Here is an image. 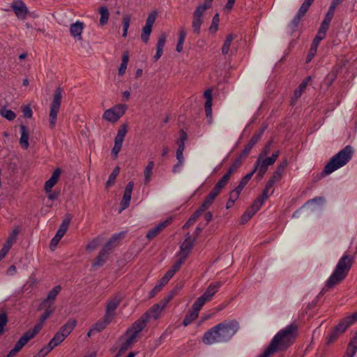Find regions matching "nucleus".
I'll list each match as a JSON object with an SVG mask.
<instances>
[{
  "label": "nucleus",
  "instance_id": "1",
  "mask_svg": "<svg viewBox=\"0 0 357 357\" xmlns=\"http://www.w3.org/2000/svg\"><path fill=\"white\" fill-rule=\"evenodd\" d=\"M239 323L236 320H225L208 330L202 337L207 345L229 342L238 331Z\"/></svg>",
  "mask_w": 357,
  "mask_h": 357
},
{
  "label": "nucleus",
  "instance_id": "2",
  "mask_svg": "<svg viewBox=\"0 0 357 357\" xmlns=\"http://www.w3.org/2000/svg\"><path fill=\"white\" fill-rule=\"evenodd\" d=\"M298 325L291 323L280 330L272 339L268 344L275 353L286 351L292 345L298 337Z\"/></svg>",
  "mask_w": 357,
  "mask_h": 357
},
{
  "label": "nucleus",
  "instance_id": "3",
  "mask_svg": "<svg viewBox=\"0 0 357 357\" xmlns=\"http://www.w3.org/2000/svg\"><path fill=\"white\" fill-rule=\"evenodd\" d=\"M354 262V258L353 256L344 254L339 259L333 273L323 288V291H328L342 282L347 276Z\"/></svg>",
  "mask_w": 357,
  "mask_h": 357
},
{
  "label": "nucleus",
  "instance_id": "4",
  "mask_svg": "<svg viewBox=\"0 0 357 357\" xmlns=\"http://www.w3.org/2000/svg\"><path fill=\"white\" fill-rule=\"evenodd\" d=\"M354 153V150L352 146L350 145L346 146L331 158L329 162L325 165L322 174L325 175L330 174L344 166L351 159Z\"/></svg>",
  "mask_w": 357,
  "mask_h": 357
},
{
  "label": "nucleus",
  "instance_id": "5",
  "mask_svg": "<svg viewBox=\"0 0 357 357\" xmlns=\"http://www.w3.org/2000/svg\"><path fill=\"white\" fill-rule=\"evenodd\" d=\"M357 321V311L343 319L328 335L326 343L328 344L334 342L337 337L342 334L351 325Z\"/></svg>",
  "mask_w": 357,
  "mask_h": 357
},
{
  "label": "nucleus",
  "instance_id": "6",
  "mask_svg": "<svg viewBox=\"0 0 357 357\" xmlns=\"http://www.w3.org/2000/svg\"><path fill=\"white\" fill-rule=\"evenodd\" d=\"M63 90L61 88H57L53 95V98L50 106L49 114V128L53 130L56 123L57 114L60 110Z\"/></svg>",
  "mask_w": 357,
  "mask_h": 357
},
{
  "label": "nucleus",
  "instance_id": "7",
  "mask_svg": "<svg viewBox=\"0 0 357 357\" xmlns=\"http://www.w3.org/2000/svg\"><path fill=\"white\" fill-rule=\"evenodd\" d=\"M127 106L123 104H118L106 109L102 114V119L109 123H115L125 114Z\"/></svg>",
  "mask_w": 357,
  "mask_h": 357
},
{
  "label": "nucleus",
  "instance_id": "8",
  "mask_svg": "<svg viewBox=\"0 0 357 357\" xmlns=\"http://www.w3.org/2000/svg\"><path fill=\"white\" fill-rule=\"evenodd\" d=\"M171 298L172 297L169 296L161 301L159 303L153 305L146 313L142 315L140 319L144 321L146 324L151 318L157 319Z\"/></svg>",
  "mask_w": 357,
  "mask_h": 357
},
{
  "label": "nucleus",
  "instance_id": "9",
  "mask_svg": "<svg viewBox=\"0 0 357 357\" xmlns=\"http://www.w3.org/2000/svg\"><path fill=\"white\" fill-rule=\"evenodd\" d=\"M207 9L208 8L204 6L198 5L192 13V29L197 35L200 33L201 26L204 22V15Z\"/></svg>",
  "mask_w": 357,
  "mask_h": 357
},
{
  "label": "nucleus",
  "instance_id": "10",
  "mask_svg": "<svg viewBox=\"0 0 357 357\" xmlns=\"http://www.w3.org/2000/svg\"><path fill=\"white\" fill-rule=\"evenodd\" d=\"M123 296L120 294H116L111 296L106 303L105 316L107 319H113L116 315L115 311L121 303Z\"/></svg>",
  "mask_w": 357,
  "mask_h": 357
},
{
  "label": "nucleus",
  "instance_id": "11",
  "mask_svg": "<svg viewBox=\"0 0 357 357\" xmlns=\"http://www.w3.org/2000/svg\"><path fill=\"white\" fill-rule=\"evenodd\" d=\"M146 325V324L144 323V321L139 319L127 330L124 335L135 343L137 341L140 332L145 328Z\"/></svg>",
  "mask_w": 357,
  "mask_h": 357
},
{
  "label": "nucleus",
  "instance_id": "12",
  "mask_svg": "<svg viewBox=\"0 0 357 357\" xmlns=\"http://www.w3.org/2000/svg\"><path fill=\"white\" fill-rule=\"evenodd\" d=\"M35 337V332L27 331L21 338L16 342L13 349L10 351L6 357H15L23 347L32 338Z\"/></svg>",
  "mask_w": 357,
  "mask_h": 357
},
{
  "label": "nucleus",
  "instance_id": "13",
  "mask_svg": "<svg viewBox=\"0 0 357 357\" xmlns=\"http://www.w3.org/2000/svg\"><path fill=\"white\" fill-rule=\"evenodd\" d=\"M279 151H278L275 153H273L271 157L268 158H261V155H259L255 166L252 169L253 172L255 173L259 167H261L267 171L268 167L275 163V160L279 156Z\"/></svg>",
  "mask_w": 357,
  "mask_h": 357
},
{
  "label": "nucleus",
  "instance_id": "14",
  "mask_svg": "<svg viewBox=\"0 0 357 357\" xmlns=\"http://www.w3.org/2000/svg\"><path fill=\"white\" fill-rule=\"evenodd\" d=\"M85 24L83 22L76 21L72 23L69 27V32L70 36L76 40L82 42L83 40L82 33Z\"/></svg>",
  "mask_w": 357,
  "mask_h": 357
},
{
  "label": "nucleus",
  "instance_id": "15",
  "mask_svg": "<svg viewBox=\"0 0 357 357\" xmlns=\"http://www.w3.org/2000/svg\"><path fill=\"white\" fill-rule=\"evenodd\" d=\"M173 218L172 217L168 218L163 222L159 223L157 226L149 229L146 234V238L151 241L155 237H156L160 233H161L167 226H169L172 222Z\"/></svg>",
  "mask_w": 357,
  "mask_h": 357
},
{
  "label": "nucleus",
  "instance_id": "16",
  "mask_svg": "<svg viewBox=\"0 0 357 357\" xmlns=\"http://www.w3.org/2000/svg\"><path fill=\"white\" fill-rule=\"evenodd\" d=\"M12 8L18 19L24 20L28 15V8L22 0L15 1L12 5Z\"/></svg>",
  "mask_w": 357,
  "mask_h": 357
},
{
  "label": "nucleus",
  "instance_id": "17",
  "mask_svg": "<svg viewBox=\"0 0 357 357\" xmlns=\"http://www.w3.org/2000/svg\"><path fill=\"white\" fill-rule=\"evenodd\" d=\"M61 290V287L59 285L55 286L47 294L46 298H45L42 303H40L38 310L43 309V305H50L54 306V301L56 298V296L60 293Z\"/></svg>",
  "mask_w": 357,
  "mask_h": 357
},
{
  "label": "nucleus",
  "instance_id": "18",
  "mask_svg": "<svg viewBox=\"0 0 357 357\" xmlns=\"http://www.w3.org/2000/svg\"><path fill=\"white\" fill-rule=\"evenodd\" d=\"M133 187L134 183L132 181H130L126 185L122 200L121 202V209L119 213L129 206Z\"/></svg>",
  "mask_w": 357,
  "mask_h": 357
},
{
  "label": "nucleus",
  "instance_id": "19",
  "mask_svg": "<svg viewBox=\"0 0 357 357\" xmlns=\"http://www.w3.org/2000/svg\"><path fill=\"white\" fill-rule=\"evenodd\" d=\"M194 240L191 238L190 234H187L185 239L181 245V250L178 256H181L183 258L186 259L192 248Z\"/></svg>",
  "mask_w": 357,
  "mask_h": 357
},
{
  "label": "nucleus",
  "instance_id": "20",
  "mask_svg": "<svg viewBox=\"0 0 357 357\" xmlns=\"http://www.w3.org/2000/svg\"><path fill=\"white\" fill-rule=\"evenodd\" d=\"M61 174V170L60 168H57L53 172L51 177L45 183L44 190L46 192H51L52 188L58 182Z\"/></svg>",
  "mask_w": 357,
  "mask_h": 357
},
{
  "label": "nucleus",
  "instance_id": "21",
  "mask_svg": "<svg viewBox=\"0 0 357 357\" xmlns=\"http://www.w3.org/2000/svg\"><path fill=\"white\" fill-rule=\"evenodd\" d=\"M61 174V170L60 168H57L53 172L51 177L45 183L44 190L46 192H51L52 188L58 182Z\"/></svg>",
  "mask_w": 357,
  "mask_h": 357
},
{
  "label": "nucleus",
  "instance_id": "22",
  "mask_svg": "<svg viewBox=\"0 0 357 357\" xmlns=\"http://www.w3.org/2000/svg\"><path fill=\"white\" fill-rule=\"evenodd\" d=\"M261 206V202L259 201H255L252 205L245 212L241 218L243 223L247 222L259 210Z\"/></svg>",
  "mask_w": 357,
  "mask_h": 357
},
{
  "label": "nucleus",
  "instance_id": "23",
  "mask_svg": "<svg viewBox=\"0 0 357 357\" xmlns=\"http://www.w3.org/2000/svg\"><path fill=\"white\" fill-rule=\"evenodd\" d=\"M264 130H260L259 132L255 133L252 138L250 139L248 143L245 145L241 155L244 157H246L250 153V150L252 147L257 143V142L260 139Z\"/></svg>",
  "mask_w": 357,
  "mask_h": 357
},
{
  "label": "nucleus",
  "instance_id": "24",
  "mask_svg": "<svg viewBox=\"0 0 357 357\" xmlns=\"http://www.w3.org/2000/svg\"><path fill=\"white\" fill-rule=\"evenodd\" d=\"M111 250L107 247H103L100 251L98 255L93 262V267H100L103 265L107 259V256Z\"/></svg>",
  "mask_w": 357,
  "mask_h": 357
},
{
  "label": "nucleus",
  "instance_id": "25",
  "mask_svg": "<svg viewBox=\"0 0 357 357\" xmlns=\"http://www.w3.org/2000/svg\"><path fill=\"white\" fill-rule=\"evenodd\" d=\"M20 129L21 133L20 144L23 149L26 150L29 146V132L28 128L24 125H21Z\"/></svg>",
  "mask_w": 357,
  "mask_h": 357
},
{
  "label": "nucleus",
  "instance_id": "26",
  "mask_svg": "<svg viewBox=\"0 0 357 357\" xmlns=\"http://www.w3.org/2000/svg\"><path fill=\"white\" fill-rule=\"evenodd\" d=\"M72 220V216L70 214H67L65 216V218L62 221V223L59 226V229L56 231V236L59 237L60 238H62V237L65 235L66 233L69 225L70 224Z\"/></svg>",
  "mask_w": 357,
  "mask_h": 357
},
{
  "label": "nucleus",
  "instance_id": "27",
  "mask_svg": "<svg viewBox=\"0 0 357 357\" xmlns=\"http://www.w3.org/2000/svg\"><path fill=\"white\" fill-rule=\"evenodd\" d=\"M357 351V332L350 340L345 355L343 357H354Z\"/></svg>",
  "mask_w": 357,
  "mask_h": 357
},
{
  "label": "nucleus",
  "instance_id": "28",
  "mask_svg": "<svg viewBox=\"0 0 357 357\" xmlns=\"http://www.w3.org/2000/svg\"><path fill=\"white\" fill-rule=\"evenodd\" d=\"M220 282H214L211 283L206 291L204 293L203 296L206 299L209 301L212 299L213 295L218 291L220 287Z\"/></svg>",
  "mask_w": 357,
  "mask_h": 357
},
{
  "label": "nucleus",
  "instance_id": "29",
  "mask_svg": "<svg viewBox=\"0 0 357 357\" xmlns=\"http://www.w3.org/2000/svg\"><path fill=\"white\" fill-rule=\"evenodd\" d=\"M76 325L77 321L75 319H70L61 327L59 331L67 337L75 328Z\"/></svg>",
  "mask_w": 357,
  "mask_h": 357
},
{
  "label": "nucleus",
  "instance_id": "30",
  "mask_svg": "<svg viewBox=\"0 0 357 357\" xmlns=\"http://www.w3.org/2000/svg\"><path fill=\"white\" fill-rule=\"evenodd\" d=\"M128 132V126L127 124H123L120 126L118 130L117 135L114 139V144H118L122 146L123 142L124 140V137Z\"/></svg>",
  "mask_w": 357,
  "mask_h": 357
},
{
  "label": "nucleus",
  "instance_id": "31",
  "mask_svg": "<svg viewBox=\"0 0 357 357\" xmlns=\"http://www.w3.org/2000/svg\"><path fill=\"white\" fill-rule=\"evenodd\" d=\"M66 337L59 331L46 346L52 351L55 347L61 343Z\"/></svg>",
  "mask_w": 357,
  "mask_h": 357
},
{
  "label": "nucleus",
  "instance_id": "32",
  "mask_svg": "<svg viewBox=\"0 0 357 357\" xmlns=\"http://www.w3.org/2000/svg\"><path fill=\"white\" fill-rule=\"evenodd\" d=\"M236 36L233 33H230L227 36L224 43L222 47V54L223 55L229 54L231 52V45L234 40L235 39Z\"/></svg>",
  "mask_w": 357,
  "mask_h": 357
},
{
  "label": "nucleus",
  "instance_id": "33",
  "mask_svg": "<svg viewBox=\"0 0 357 357\" xmlns=\"http://www.w3.org/2000/svg\"><path fill=\"white\" fill-rule=\"evenodd\" d=\"M311 81V77L308 76L307 77L301 84L298 86V87L294 91V97H293V101L296 100L298 98L301 97L305 89H306V86L309 84V82Z\"/></svg>",
  "mask_w": 357,
  "mask_h": 357
},
{
  "label": "nucleus",
  "instance_id": "34",
  "mask_svg": "<svg viewBox=\"0 0 357 357\" xmlns=\"http://www.w3.org/2000/svg\"><path fill=\"white\" fill-rule=\"evenodd\" d=\"M112 321V320L109 318L107 319V317L104 315L102 319L93 325V330H94L96 332H100L103 331Z\"/></svg>",
  "mask_w": 357,
  "mask_h": 357
},
{
  "label": "nucleus",
  "instance_id": "35",
  "mask_svg": "<svg viewBox=\"0 0 357 357\" xmlns=\"http://www.w3.org/2000/svg\"><path fill=\"white\" fill-rule=\"evenodd\" d=\"M155 163L153 161H149L146 167L144 170V183L146 184L149 183L152 177V171L154 167Z\"/></svg>",
  "mask_w": 357,
  "mask_h": 357
},
{
  "label": "nucleus",
  "instance_id": "36",
  "mask_svg": "<svg viewBox=\"0 0 357 357\" xmlns=\"http://www.w3.org/2000/svg\"><path fill=\"white\" fill-rule=\"evenodd\" d=\"M102 237L97 236L96 238L90 241L86 245V250L89 252H91L96 250L102 242Z\"/></svg>",
  "mask_w": 357,
  "mask_h": 357
},
{
  "label": "nucleus",
  "instance_id": "37",
  "mask_svg": "<svg viewBox=\"0 0 357 357\" xmlns=\"http://www.w3.org/2000/svg\"><path fill=\"white\" fill-rule=\"evenodd\" d=\"M215 197L216 196L210 192L198 209L203 213L212 204Z\"/></svg>",
  "mask_w": 357,
  "mask_h": 357
},
{
  "label": "nucleus",
  "instance_id": "38",
  "mask_svg": "<svg viewBox=\"0 0 357 357\" xmlns=\"http://www.w3.org/2000/svg\"><path fill=\"white\" fill-rule=\"evenodd\" d=\"M99 13L100 15V24L101 26H104L107 23L109 17V13L108 10V8L106 6H101L99 8Z\"/></svg>",
  "mask_w": 357,
  "mask_h": 357
},
{
  "label": "nucleus",
  "instance_id": "39",
  "mask_svg": "<svg viewBox=\"0 0 357 357\" xmlns=\"http://www.w3.org/2000/svg\"><path fill=\"white\" fill-rule=\"evenodd\" d=\"M121 345L119 347V354H123L127 349H128L134 342L128 339L126 336L123 335L121 338Z\"/></svg>",
  "mask_w": 357,
  "mask_h": 357
},
{
  "label": "nucleus",
  "instance_id": "40",
  "mask_svg": "<svg viewBox=\"0 0 357 357\" xmlns=\"http://www.w3.org/2000/svg\"><path fill=\"white\" fill-rule=\"evenodd\" d=\"M199 315V312L196 311L195 310H193L192 308V310H190L185 317L183 324L186 326L189 325L192 321L195 320Z\"/></svg>",
  "mask_w": 357,
  "mask_h": 357
},
{
  "label": "nucleus",
  "instance_id": "41",
  "mask_svg": "<svg viewBox=\"0 0 357 357\" xmlns=\"http://www.w3.org/2000/svg\"><path fill=\"white\" fill-rule=\"evenodd\" d=\"M0 115L8 121H13L16 118L15 113L5 106L0 107Z\"/></svg>",
  "mask_w": 357,
  "mask_h": 357
},
{
  "label": "nucleus",
  "instance_id": "42",
  "mask_svg": "<svg viewBox=\"0 0 357 357\" xmlns=\"http://www.w3.org/2000/svg\"><path fill=\"white\" fill-rule=\"evenodd\" d=\"M185 259H186L183 258L181 256H178V259L173 264L172 267L167 273H170V276L173 277L175 273L180 269Z\"/></svg>",
  "mask_w": 357,
  "mask_h": 357
},
{
  "label": "nucleus",
  "instance_id": "43",
  "mask_svg": "<svg viewBox=\"0 0 357 357\" xmlns=\"http://www.w3.org/2000/svg\"><path fill=\"white\" fill-rule=\"evenodd\" d=\"M202 214V212L197 209L188 219L186 223L183 226V229H187L191 225H192L197 218Z\"/></svg>",
  "mask_w": 357,
  "mask_h": 357
},
{
  "label": "nucleus",
  "instance_id": "44",
  "mask_svg": "<svg viewBox=\"0 0 357 357\" xmlns=\"http://www.w3.org/2000/svg\"><path fill=\"white\" fill-rule=\"evenodd\" d=\"M243 158L245 157L241 155V156L233 162L226 174L231 177V174L242 165Z\"/></svg>",
  "mask_w": 357,
  "mask_h": 357
},
{
  "label": "nucleus",
  "instance_id": "45",
  "mask_svg": "<svg viewBox=\"0 0 357 357\" xmlns=\"http://www.w3.org/2000/svg\"><path fill=\"white\" fill-rule=\"evenodd\" d=\"M19 229L15 228L12 233L9 235L8 237L6 243H4L6 245L8 246L9 248H11L13 244L15 242L17 239V236L19 234Z\"/></svg>",
  "mask_w": 357,
  "mask_h": 357
},
{
  "label": "nucleus",
  "instance_id": "46",
  "mask_svg": "<svg viewBox=\"0 0 357 357\" xmlns=\"http://www.w3.org/2000/svg\"><path fill=\"white\" fill-rule=\"evenodd\" d=\"M130 20H131V17L130 15H124L123 16V18H122V25H123V32L122 34L123 37H126V36H127L128 29L130 26Z\"/></svg>",
  "mask_w": 357,
  "mask_h": 357
},
{
  "label": "nucleus",
  "instance_id": "47",
  "mask_svg": "<svg viewBox=\"0 0 357 357\" xmlns=\"http://www.w3.org/2000/svg\"><path fill=\"white\" fill-rule=\"evenodd\" d=\"M254 174H255V172H253V170H252L250 173L248 174L244 177H243L242 179L241 180L238 185L236 188L241 192V190L247 185V183L250 180V178H252V176H253Z\"/></svg>",
  "mask_w": 357,
  "mask_h": 357
},
{
  "label": "nucleus",
  "instance_id": "48",
  "mask_svg": "<svg viewBox=\"0 0 357 357\" xmlns=\"http://www.w3.org/2000/svg\"><path fill=\"white\" fill-rule=\"evenodd\" d=\"M123 237V234H121V233L114 234L109 240V241L107 243V244L105 245V247H107L108 249L112 250V248L114 246V243H116V242L119 241Z\"/></svg>",
  "mask_w": 357,
  "mask_h": 357
},
{
  "label": "nucleus",
  "instance_id": "49",
  "mask_svg": "<svg viewBox=\"0 0 357 357\" xmlns=\"http://www.w3.org/2000/svg\"><path fill=\"white\" fill-rule=\"evenodd\" d=\"M208 302V301L206 299V298L204 297L202 295V296L199 297L194 304L192 305V308L193 310H195L197 312H199V310L202 309V306L205 304V303Z\"/></svg>",
  "mask_w": 357,
  "mask_h": 357
},
{
  "label": "nucleus",
  "instance_id": "50",
  "mask_svg": "<svg viewBox=\"0 0 357 357\" xmlns=\"http://www.w3.org/2000/svg\"><path fill=\"white\" fill-rule=\"evenodd\" d=\"M313 1L314 0H305L298 10V13L299 14V16L303 17L305 15V13L307 11Z\"/></svg>",
  "mask_w": 357,
  "mask_h": 357
},
{
  "label": "nucleus",
  "instance_id": "51",
  "mask_svg": "<svg viewBox=\"0 0 357 357\" xmlns=\"http://www.w3.org/2000/svg\"><path fill=\"white\" fill-rule=\"evenodd\" d=\"M152 27L149 26L145 25L142 29V33L141 35V38L142 41L145 43H146L149 40V36L151 33Z\"/></svg>",
  "mask_w": 357,
  "mask_h": 357
},
{
  "label": "nucleus",
  "instance_id": "52",
  "mask_svg": "<svg viewBox=\"0 0 357 357\" xmlns=\"http://www.w3.org/2000/svg\"><path fill=\"white\" fill-rule=\"evenodd\" d=\"M119 167H116L114 169L113 172L111 173V174L109 176V178L106 183L107 187H109L114 183L115 179L118 174H119Z\"/></svg>",
  "mask_w": 357,
  "mask_h": 357
},
{
  "label": "nucleus",
  "instance_id": "53",
  "mask_svg": "<svg viewBox=\"0 0 357 357\" xmlns=\"http://www.w3.org/2000/svg\"><path fill=\"white\" fill-rule=\"evenodd\" d=\"M219 21V15L217 13L213 16L211 24L208 29L211 33H215L217 31L218 29Z\"/></svg>",
  "mask_w": 357,
  "mask_h": 357
},
{
  "label": "nucleus",
  "instance_id": "54",
  "mask_svg": "<svg viewBox=\"0 0 357 357\" xmlns=\"http://www.w3.org/2000/svg\"><path fill=\"white\" fill-rule=\"evenodd\" d=\"M46 317H43V315H41L39 318L38 322L35 325L33 330L31 331V332H35V335L39 333V331L43 328V324L47 320Z\"/></svg>",
  "mask_w": 357,
  "mask_h": 357
},
{
  "label": "nucleus",
  "instance_id": "55",
  "mask_svg": "<svg viewBox=\"0 0 357 357\" xmlns=\"http://www.w3.org/2000/svg\"><path fill=\"white\" fill-rule=\"evenodd\" d=\"M8 322V317L5 312L0 314V335L3 334L4 331V326Z\"/></svg>",
  "mask_w": 357,
  "mask_h": 357
},
{
  "label": "nucleus",
  "instance_id": "56",
  "mask_svg": "<svg viewBox=\"0 0 357 357\" xmlns=\"http://www.w3.org/2000/svg\"><path fill=\"white\" fill-rule=\"evenodd\" d=\"M185 150V144L183 143L178 144V149L176 150V159L184 160L183 151Z\"/></svg>",
  "mask_w": 357,
  "mask_h": 357
},
{
  "label": "nucleus",
  "instance_id": "57",
  "mask_svg": "<svg viewBox=\"0 0 357 357\" xmlns=\"http://www.w3.org/2000/svg\"><path fill=\"white\" fill-rule=\"evenodd\" d=\"M283 172H280V170L277 169L273 172V176L269 179L271 181H273V183H276L278 181H280L282 178Z\"/></svg>",
  "mask_w": 357,
  "mask_h": 357
},
{
  "label": "nucleus",
  "instance_id": "58",
  "mask_svg": "<svg viewBox=\"0 0 357 357\" xmlns=\"http://www.w3.org/2000/svg\"><path fill=\"white\" fill-rule=\"evenodd\" d=\"M43 309H45V312L42 315L46 317V319H48L50 316L54 312L55 307L50 305H43Z\"/></svg>",
  "mask_w": 357,
  "mask_h": 357
},
{
  "label": "nucleus",
  "instance_id": "59",
  "mask_svg": "<svg viewBox=\"0 0 357 357\" xmlns=\"http://www.w3.org/2000/svg\"><path fill=\"white\" fill-rule=\"evenodd\" d=\"M205 112L208 123H212V103H205Z\"/></svg>",
  "mask_w": 357,
  "mask_h": 357
},
{
  "label": "nucleus",
  "instance_id": "60",
  "mask_svg": "<svg viewBox=\"0 0 357 357\" xmlns=\"http://www.w3.org/2000/svg\"><path fill=\"white\" fill-rule=\"evenodd\" d=\"M156 15H157L156 12H153L151 14H149L146 20L145 25L152 27L153 24H154V22L155 21Z\"/></svg>",
  "mask_w": 357,
  "mask_h": 357
},
{
  "label": "nucleus",
  "instance_id": "61",
  "mask_svg": "<svg viewBox=\"0 0 357 357\" xmlns=\"http://www.w3.org/2000/svg\"><path fill=\"white\" fill-rule=\"evenodd\" d=\"M166 39H167L166 34L164 33H161L158 38L156 47L163 50V47H164L165 42H166Z\"/></svg>",
  "mask_w": 357,
  "mask_h": 357
},
{
  "label": "nucleus",
  "instance_id": "62",
  "mask_svg": "<svg viewBox=\"0 0 357 357\" xmlns=\"http://www.w3.org/2000/svg\"><path fill=\"white\" fill-rule=\"evenodd\" d=\"M172 278V277L170 276V273H166L165 275L160 280L157 284L159 285L160 287L162 289Z\"/></svg>",
  "mask_w": 357,
  "mask_h": 357
},
{
  "label": "nucleus",
  "instance_id": "63",
  "mask_svg": "<svg viewBox=\"0 0 357 357\" xmlns=\"http://www.w3.org/2000/svg\"><path fill=\"white\" fill-rule=\"evenodd\" d=\"M275 353L273 351L272 348L268 345L264 351L257 357H271Z\"/></svg>",
  "mask_w": 357,
  "mask_h": 357
},
{
  "label": "nucleus",
  "instance_id": "64",
  "mask_svg": "<svg viewBox=\"0 0 357 357\" xmlns=\"http://www.w3.org/2000/svg\"><path fill=\"white\" fill-rule=\"evenodd\" d=\"M50 351L51 350L47 346H45L40 350V351L37 354H36L33 357H45Z\"/></svg>",
  "mask_w": 357,
  "mask_h": 357
}]
</instances>
